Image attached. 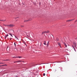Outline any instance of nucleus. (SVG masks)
Wrapping results in <instances>:
<instances>
[{
  "mask_svg": "<svg viewBox=\"0 0 77 77\" xmlns=\"http://www.w3.org/2000/svg\"><path fill=\"white\" fill-rule=\"evenodd\" d=\"M72 47L73 48H74V46H73V45H72Z\"/></svg>",
  "mask_w": 77,
  "mask_h": 77,
  "instance_id": "obj_23",
  "label": "nucleus"
},
{
  "mask_svg": "<svg viewBox=\"0 0 77 77\" xmlns=\"http://www.w3.org/2000/svg\"><path fill=\"white\" fill-rule=\"evenodd\" d=\"M4 63H2V64H4Z\"/></svg>",
  "mask_w": 77,
  "mask_h": 77,
  "instance_id": "obj_32",
  "label": "nucleus"
},
{
  "mask_svg": "<svg viewBox=\"0 0 77 77\" xmlns=\"http://www.w3.org/2000/svg\"><path fill=\"white\" fill-rule=\"evenodd\" d=\"M8 60H8V59H7L6 60H5L4 61H8Z\"/></svg>",
  "mask_w": 77,
  "mask_h": 77,
  "instance_id": "obj_13",
  "label": "nucleus"
},
{
  "mask_svg": "<svg viewBox=\"0 0 77 77\" xmlns=\"http://www.w3.org/2000/svg\"><path fill=\"white\" fill-rule=\"evenodd\" d=\"M11 39L12 38H10V40H11Z\"/></svg>",
  "mask_w": 77,
  "mask_h": 77,
  "instance_id": "obj_33",
  "label": "nucleus"
},
{
  "mask_svg": "<svg viewBox=\"0 0 77 77\" xmlns=\"http://www.w3.org/2000/svg\"><path fill=\"white\" fill-rule=\"evenodd\" d=\"M43 76H45V73H43Z\"/></svg>",
  "mask_w": 77,
  "mask_h": 77,
  "instance_id": "obj_19",
  "label": "nucleus"
},
{
  "mask_svg": "<svg viewBox=\"0 0 77 77\" xmlns=\"http://www.w3.org/2000/svg\"><path fill=\"white\" fill-rule=\"evenodd\" d=\"M23 43H24L25 45H26V42H23Z\"/></svg>",
  "mask_w": 77,
  "mask_h": 77,
  "instance_id": "obj_16",
  "label": "nucleus"
},
{
  "mask_svg": "<svg viewBox=\"0 0 77 77\" xmlns=\"http://www.w3.org/2000/svg\"><path fill=\"white\" fill-rule=\"evenodd\" d=\"M56 40H57V41H59V38H56Z\"/></svg>",
  "mask_w": 77,
  "mask_h": 77,
  "instance_id": "obj_17",
  "label": "nucleus"
},
{
  "mask_svg": "<svg viewBox=\"0 0 77 77\" xmlns=\"http://www.w3.org/2000/svg\"><path fill=\"white\" fill-rule=\"evenodd\" d=\"M58 45H59L60 46V47H61L60 43H58Z\"/></svg>",
  "mask_w": 77,
  "mask_h": 77,
  "instance_id": "obj_10",
  "label": "nucleus"
},
{
  "mask_svg": "<svg viewBox=\"0 0 77 77\" xmlns=\"http://www.w3.org/2000/svg\"><path fill=\"white\" fill-rule=\"evenodd\" d=\"M44 33H45V31L42 32V34H44Z\"/></svg>",
  "mask_w": 77,
  "mask_h": 77,
  "instance_id": "obj_12",
  "label": "nucleus"
},
{
  "mask_svg": "<svg viewBox=\"0 0 77 77\" xmlns=\"http://www.w3.org/2000/svg\"><path fill=\"white\" fill-rule=\"evenodd\" d=\"M73 45L75 47L76 46V43H73Z\"/></svg>",
  "mask_w": 77,
  "mask_h": 77,
  "instance_id": "obj_7",
  "label": "nucleus"
},
{
  "mask_svg": "<svg viewBox=\"0 0 77 77\" xmlns=\"http://www.w3.org/2000/svg\"><path fill=\"white\" fill-rule=\"evenodd\" d=\"M16 62H14V63H16Z\"/></svg>",
  "mask_w": 77,
  "mask_h": 77,
  "instance_id": "obj_29",
  "label": "nucleus"
},
{
  "mask_svg": "<svg viewBox=\"0 0 77 77\" xmlns=\"http://www.w3.org/2000/svg\"><path fill=\"white\" fill-rule=\"evenodd\" d=\"M62 42H63V41H62Z\"/></svg>",
  "mask_w": 77,
  "mask_h": 77,
  "instance_id": "obj_34",
  "label": "nucleus"
},
{
  "mask_svg": "<svg viewBox=\"0 0 77 77\" xmlns=\"http://www.w3.org/2000/svg\"><path fill=\"white\" fill-rule=\"evenodd\" d=\"M74 50H75V51H76L75 50V48H74Z\"/></svg>",
  "mask_w": 77,
  "mask_h": 77,
  "instance_id": "obj_22",
  "label": "nucleus"
},
{
  "mask_svg": "<svg viewBox=\"0 0 77 77\" xmlns=\"http://www.w3.org/2000/svg\"><path fill=\"white\" fill-rule=\"evenodd\" d=\"M31 20H32V19H29V20H25L24 21V22H25V21H30Z\"/></svg>",
  "mask_w": 77,
  "mask_h": 77,
  "instance_id": "obj_5",
  "label": "nucleus"
},
{
  "mask_svg": "<svg viewBox=\"0 0 77 77\" xmlns=\"http://www.w3.org/2000/svg\"><path fill=\"white\" fill-rule=\"evenodd\" d=\"M18 57H13V58H17Z\"/></svg>",
  "mask_w": 77,
  "mask_h": 77,
  "instance_id": "obj_15",
  "label": "nucleus"
},
{
  "mask_svg": "<svg viewBox=\"0 0 77 77\" xmlns=\"http://www.w3.org/2000/svg\"><path fill=\"white\" fill-rule=\"evenodd\" d=\"M21 62V61H16V62Z\"/></svg>",
  "mask_w": 77,
  "mask_h": 77,
  "instance_id": "obj_14",
  "label": "nucleus"
},
{
  "mask_svg": "<svg viewBox=\"0 0 77 77\" xmlns=\"http://www.w3.org/2000/svg\"><path fill=\"white\" fill-rule=\"evenodd\" d=\"M2 66H5V65H2Z\"/></svg>",
  "mask_w": 77,
  "mask_h": 77,
  "instance_id": "obj_30",
  "label": "nucleus"
},
{
  "mask_svg": "<svg viewBox=\"0 0 77 77\" xmlns=\"http://www.w3.org/2000/svg\"><path fill=\"white\" fill-rule=\"evenodd\" d=\"M19 18L18 17H15V19H17V18Z\"/></svg>",
  "mask_w": 77,
  "mask_h": 77,
  "instance_id": "obj_21",
  "label": "nucleus"
},
{
  "mask_svg": "<svg viewBox=\"0 0 77 77\" xmlns=\"http://www.w3.org/2000/svg\"><path fill=\"white\" fill-rule=\"evenodd\" d=\"M6 27H13L15 26L14 25L12 24H10V25H4Z\"/></svg>",
  "mask_w": 77,
  "mask_h": 77,
  "instance_id": "obj_1",
  "label": "nucleus"
},
{
  "mask_svg": "<svg viewBox=\"0 0 77 77\" xmlns=\"http://www.w3.org/2000/svg\"><path fill=\"white\" fill-rule=\"evenodd\" d=\"M44 45H47V44H46V43H44Z\"/></svg>",
  "mask_w": 77,
  "mask_h": 77,
  "instance_id": "obj_18",
  "label": "nucleus"
},
{
  "mask_svg": "<svg viewBox=\"0 0 77 77\" xmlns=\"http://www.w3.org/2000/svg\"><path fill=\"white\" fill-rule=\"evenodd\" d=\"M4 66H7V65L6 64L4 65Z\"/></svg>",
  "mask_w": 77,
  "mask_h": 77,
  "instance_id": "obj_26",
  "label": "nucleus"
},
{
  "mask_svg": "<svg viewBox=\"0 0 77 77\" xmlns=\"http://www.w3.org/2000/svg\"><path fill=\"white\" fill-rule=\"evenodd\" d=\"M9 36V35H8V34H7L5 36V38L6 39V37H7V36Z\"/></svg>",
  "mask_w": 77,
  "mask_h": 77,
  "instance_id": "obj_6",
  "label": "nucleus"
},
{
  "mask_svg": "<svg viewBox=\"0 0 77 77\" xmlns=\"http://www.w3.org/2000/svg\"><path fill=\"white\" fill-rule=\"evenodd\" d=\"M14 45L15 46V47L16 46V44H15V43H14Z\"/></svg>",
  "mask_w": 77,
  "mask_h": 77,
  "instance_id": "obj_20",
  "label": "nucleus"
},
{
  "mask_svg": "<svg viewBox=\"0 0 77 77\" xmlns=\"http://www.w3.org/2000/svg\"><path fill=\"white\" fill-rule=\"evenodd\" d=\"M73 20H74V19L71 20H68L66 21L67 22H69V21H72Z\"/></svg>",
  "mask_w": 77,
  "mask_h": 77,
  "instance_id": "obj_3",
  "label": "nucleus"
},
{
  "mask_svg": "<svg viewBox=\"0 0 77 77\" xmlns=\"http://www.w3.org/2000/svg\"><path fill=\"white\" fill-rule=\"evenodd\" d=\"M63 44H64V45L65 46V47H67V45H66V43H65V42H64Z\"/></svg>",
  "mask_w": 77,
  "mask_h": 77,
  "instance_id": "obj_4",
  "label": "nucleus"
},
{
  "mask_svg": "<svg viewBox=\"0 0 77 77\" xmlns=\"http://www.w3.org/2000/svg\"><path fill=\"white\" fill-rule=\"evenodd\" d=\"M0 66H2H2H0Z\"/></svg>",
  "mask_w": 77,
  "mask_h": 77,
  "instance_id": "obj_31",
  "label": "nucleus"
},
{
  "mask_svg": "<svg viewBox=\"0 0 77 77\" xmlns=\"http://www.w3.org/2000/svg\"><path fill=\"white\" fill-rule=\"evenodd\" d=\"M15 38H16L17 39V36H15Z\"/></svg>",
  "mask_w": 77,
  "mask_h": 77,
  "instance_id": "obj_24",
  "label": "nucleus"
},
{
  "mask_svg": "<svg viewBox=\"0 0 77 77\" xmlns=\"http://www.w3.org/2000/svg\"><path fill=\"white\" fill-rule=\"evenodd\" d=\"M44 43H46V42L45 41Z\"/></svg>",
  "mask_w": 77,
  "mask_h": 77,
  "instance_id": "obj_27",
  "label": "nucleus"
},
{
  "mask_svg": "<svg viewBox=\"0 0 77 77\" xmlns=\"http://www.w3.org/2000/svg\"><path fill=\"white\" fill-rule=\"evenodd\" d=\"M17 58H21L22 57H17Z\"/></svg>",
  "mask_w": 77,
  "mask_h": 77,
  "instance_id": "obj_11",
  "label": "nucleus"
},
{
  "mask_svg": "<svg viewBox=\"0 0 77 77\" xmlns=\"http://www.w3.org/2000/svg\"><path fill=\"white\" fill-rule=\"evenodd\" d=\"M45 33H49V32H50V31L48 30L45 31Z\"/></svg>",
  "mask_w": 77,
  "mask_h": 77,
  "instance_id": "obj_2",
  "label": "nucleus"
},
{
  "mask_svg": "<svg viewBox=\"0 0 77 77\" xmlns=\"http://www.w3.org/2000/svg\"><path fill=\"white\" fill-rule=\"evenodd\" d=\"M48 44L47 45V46H48Z\"/></svg>",
  "mask_w": 77,
  "mask_h": 77,
  "instance_id": "obj_25",
  "label": "nucleus"
},
{
  "mask_svg": "<svg viewBox=\"0 0 77 77\" xmlns=\"http://www.w3.org/2000/svg\"><path fill=\"white\" fill-rule=\"evenodd\" d=\"M9 35H10L12 37H13V36H12V34H11V33H9Z\"/></svg>",
  "mask_w": 77,
  "mask_h": 77,
  "instance_id": "obj_9",
  "label": "nucleus"
},
{
  "mask_svg": "<svg viewBox=\"0 0 77 77\" xmlns=\"http://www.w3.org/2000/svg\"><path fill=\"white\" fill-rule=\"evenodd\" d=\"M22 27H23V26Z\"/></svg>",
  "mask_w": 77,
  "mask_h": 77,
  "instance_id": "obj_35",
  "label": "nucleus"
},
{
  "mask_svg": "<svg viewBox=\"0 0 77 77\" xmlns=\"http://www.w3.org/2000/svg\"><path fill=\"white\" fill-rule=\"evenodd\" d=\"M2 64V63H0V64Z\"/></svg>",
  "mask_w": 77,
  "mask_h": 77,
  "instance_id": "obj_28",
  "label": "nucleus"
},
{
  "mask_svg": "<svg viewBox=\"0 0 77 77\" xmlns=\"http://www.w3.org/2000/svg\"><path fill=\"white\" fill-rule=\"evenodd\" d=\"M0 21H5L6 20H0Z\"/></svg>",
  "mask_w": 77,
  "mask_h": 77,
  "instance_id": "obj_8",
  "label": "nucleus"
}]
</instances>
